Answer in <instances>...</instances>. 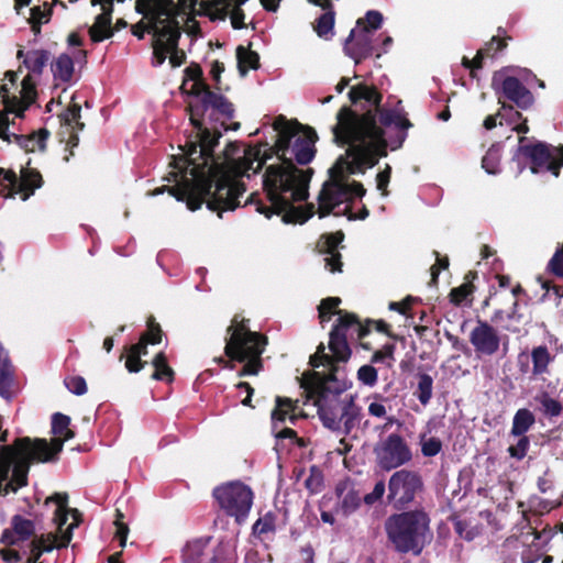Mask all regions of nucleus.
<instances>
[{"mask_svg": "<svg viewBox=\"0 0 563 563\" xmlns=\"http://www.w3.org/2000/svg\"><path fill=\"white\" fill-rule=\"evenodd\" d=\"M0 97L4 106V109L0 111V139L10 143L11 135L8 132L10 125L9 114L14 113L16 118L22 119L31 103L20 100L16 96H9V89L5 85L0 86Z\"/></svg>", "mask_w": 563, "mask_h": 563, "instance_id": "20", "label": "nucleus"}, {"mask_svg": "<svg viewBox=\"0 0 563 563\" xmlns=\"http://www.w3.org/2000/svg\"><path fill=\"white\" fill-rule=\"evenodd\" d=\"M154 371L151 378L166 384H172L175 380V371L168 364V358L165 352L156 353L151 362Z\"/></svg>", "mask_w": 563, "mask_h": 563, "instance_id": "25", "label": "nucleus"}, {"mask_svg": "<svg viewBox=\"0 0 563 563\" xmlns=\"http://www.w3.org/2000/svg\"><path fill=\"white\" fill-rule=\"evenodd\" d=\"M351 201L346 181L328 180L323 184L318 196V216L320 219L328 217L343 202Z\"/></svg>", "mask_w": 563, "mask_h": 563, "instance_id": "18", "label": "nucleus"}, {"mask_svg": "<svg viewBox=\"0 0 563 563\" xmlns=\"http://www.w3.org/2000/svg\"><path fill=\"white\" fill-rule=\"evenodd\" d=\"M81 107L76 102H71L68 108L59 114L60 123L71 126L75 132L81 131L85 123L80 121Z\"/></svg>", "mask_w": 563, "mask_h": 563, "instance_id": "36", "label": "nucleus"}, {"mask_svg": "<svg viewBox=\"0 0 563 563\" xmlns=\"http://www.w3.org/2000/svg\"><path fill=\"white\" fill-rule=\"evenodd\" d=\"M35 537V522L21 515H14L11 518L10 528L2 531L0 543L4 547H18Z\"/></svg>", "mask_w": 563, "mask_h": 563, "instance_id": "19", "label": "nucleus"}, {"mask_svg": "<svg viewBox=\"0 0 563 563\" xmlns=\"http://www.w3.org/2000/svg\"><path fill=\"white\" fill-rule=\"evenodd\" d=\"M184 157L179 164L175 159V167L179 173H170L174 186H162L154 189L151 195L157 196L167 191L178 201L186 202L190 211H196L203 203L207 208L222 218L225 211L239 208L240 197L244 195L243 184L234 181V174L239 167L233 161L209 162L198 158L197 144L186 143L183 147Z\"/></svg>", "mask_w": 563, "mask_h": 563, "instance_id": "3", "label": "nucleus"}, {"mask_svg": "<svg viewBox=\"0 0 563 563\" xmlns=\"http://www.w3.org/2000/svg\"><path fill=\"white\" fill-rule=\"evenodd\" d=\"M112 13L101 12L96 16L95 23L89 29L90 40L95 43L102 42L113 35L111 27Z\"/></svg>", "mask_w": 563, "mask_h": 563, "instance_id": "26", "label": "nucleus"}, {"mask_svg": "<svg viewBox=\"0 0 563 563\" xmlns=\"http://www.w3.org/2000/svg\"><path fill=\"white\" fill-rule=\"evenodd\" d=\"M553 356L550 354L549 349L545 345H539L532 349V375L534 377H541L549 373V365L553 361Z\"/></svg>", "mask_w": 563, "mask_h": 563, "instance_id": "29", "label": "nucleus"}, {"mask_svg": "<svg viewBox=\"0 0 563 563\" xmlns=\"http://www.w3.org/2000/svg\"><path fill=\"white\" fill-rule=\"evenodd\" d=\"M486 57L487 56L484 54V52L478 49L473 59L463 56L462 66L465 67L466 69H470V75L472 78H476V70L483 68V63Z\"/></svg>", "mask_w": 563, "mask_h": 563, "instance_id": "53", "label": "nucleus"}, {"mask_svg": "<svg viewBox=\"0 0 563 563\" xmlns=\"http://www.w3.org/2000/svg\"><path fill=\"white\" fill-rule=\"evenodd\" d=\"M277 515L273 511L266 512L263 517L258 518L253 527V534L261 537L267 533H274L276 531Z\"/></svg>", "mask_w": 563, "mask_h": 563, "instance_id": "39", "label": "nucleus"}, {"mask_svg": "<svg viewBox=\"0 0 563 563\" xmlns=\"http://www.w3.org/2000/svg\"><path fill=\"white\" fill-rule=\"evenodd\" d=\"M374 452L379 467L384 471L395 470L412 459L410 448L398 433H390Z\"/></svg>", "mask_w": 563, "mask_h": 563, "instance_id": "14", "label": "nucleus"}, {"mask_svg": "<svg viewBox=\"0 0 563 563\" xmlns=\"http://www.w3.org/2000/svg\"><path fill=\"white\" fill-rule=\"evenodd\" d=\"M349 99L356 109L343 106L336 113V124L332 126L333 141L338 145H349L346 157H351L346 168L349 176L364 173L386 157L388 146L393 151L402 146L413 126L407 112L397 106L388 109L382 106L383 95L375 86L357 84L350 88Z\"/></svg>", "mask_w": 563, "mask_h": 563, "instance_id": "1", "label": "nucleus"}, {"mask_svg": "<svg viewBox=\"0 0 563 563\" xmlns=\"http://www.w3.org/2000/svg\"><path fill=\"white\" fill-rule=\"evenodd\" d=\"M56 537L53 533L36 536L30 541L29 563H43V553L51 552L55 548Z\"/></svg>", "mask_w": 563, "mask_h": 563, "instance_id": "24", "label": "nucleus"}, {"mask_svg": "<svg viewBox=\"0 0 563 563\" xmlns=\"http://www.w3.org/2000/svg\"><path fill=\"white\" fill-rule=\"evenodd\" d=\"M520 153L530 159V169L533 174L545 170L553 176L560 175L563 166V145L554 147L544 142L520 145Z\"/></svg>", "mask_w": 563, "mask_h": 563, "instance_id": "12", "label": "nucleus"}, {"mask_svg": "<svg viewBox=\"0 0 563 563\" xmlns=\"http://www.w3.org/2000/svg\"><path fill=\"white\" fill-rule=\"evenodd\" d=\"M396 350V345L394 343L385 344L380 350H377L373 353L371 357L372 363H382L385 360L394 361V353Z\"/></svg>", "mask_w": 563, "mask_h": 563, "instance_id": "60", "label": "nucleus"}, {"mask_svg": "<svg viewBox=\"0 0 563 563\" xmlns=\"http://www.w3.org/2000/svg\"><path fill=\"white\" fill-rule=\"evenodd\" d=\"M68 514L71 515L74 522L67 528V530L62 536V541L57 545V548L67 547L73 538V529L78 527L81 522V512L76 508H68Z\"/></svg>", "mask_w": 563, "mask_h": 563, "instance_id": "56", "label": "nucleus"}, {"mask_svg": "<svg viewBox=\"0 0 563 563\" xmlns=\"http://www.w3.org/2000/svg\"><path fill=\"white\" fill-rule=\"evenodd\" d=\"M383 23V14L379 11L371 10L366 12L364 19H358L356 29L368 27L372 33L378 30Z\"/></svg>", "mask_w": 563, "mask_h": 563, "instance_id": "48", "label": "nucleus"}, {"mask_svg": "<svg viewBox=\"0 0 563 563\" xmlns=\"http://www.w3.org/2000/svg\"><path fill=\"white\" fill-rule=\"evenodd\" d=\"M357 379L362 384L373 387L378 380L377 369L373 365H363L357 371Z\"/></svg>", "mask_w": 563, "mask_h": 563, "instance_id": "50", "label": "nucleus"}, {"mask_svg": "<svg viewBox=\"0 0 563 563\" xmlns=\"http://www.w3.org/2000/svg\"><path fill=\"white\" fill-rule=\"evenodd\" d=\"M430 517L423 509L393 514L384 522L391 549L399 554L420 555L431 536Z\"/></svg>", "mask_w": 563, "mask_h": 563, "instance_id": "9", "label": "nucleus"}, {"mask_svg": "<svg viewBox=\"0 0 563 563\" xmlns=\"http://www.w3.org/2000/svg\"><path fill=\"white\" fill-rule=\"evenodd\" d=\"M328 11L322 13L316 21L314 31L320 37H328V34L332 32L334 26V11L327 9Z\"/></svg>", "mask_w": 563, "mask_h": 563, "instance_id": "44", "label": "nucleus"}, {"mask_svg": "<svg viewBox=\"0 0 563 563\" xmlns=\"http://www.w3.org/2000/svg\"><path fill=\"white\" fill-rule=\"evenodd\" d=\"M164 332L154 316H150L146 320V330L141 333L140 339L150 345L159 344L163 340Z\"/></svg>", "mask_w": 563, "mask_h": 563, "instance_id": "38", "label": "nucleus"}, {"mask_svg": "<svg viewBox=\"0 0 563 563\" xmlns=\"http://www.w3.org/2000/svg\"><path fill=\"white\" fill-rule=\"evenodd\" d=\"M49 56L51 54L46 49H32L25 54L23 63L31 73L41 75L49 60Z\"/></svg>", "mask_w": 563, "mask_h": 563, "instance_id": "34", "label": "nucleus"}, {"mask_svg": "<svg viewBox=\"0 0 563 563\" xmlns=\"http://www.w3.org/2000/svg\"><path fill=\"white\" fill-rule=\"evenodd\" d=\"M189 119L192 126L197 130L198 158L205 159L210 164L222 162L224 156L214 155V148L219 145L222 132L217 126L212 130L203 125V119L207 115L210 123L229 121L235 114L234 104L223 95L214 92L209 87L202 93L196 97V100L187 106ZM188 143H192L189 141Z\"/></svg>", "mask_w": 563, "mask_h": 563, "instance_id": "6", "label": "nucleus"}, {"mask_svg": "<svg viewBox=\"0 0 563 563\" xmlns=\"http://www.w3.org/2000/svg\"><path fill=\"white\" fill-rule=\"evenodd\" d=\"M306 126L296 120L288 121L284 115H278L273 123V128L277 132L274 145L271 146L267 142H260L245 151L243 159H235L231 156V153L236 150V146L230 143L223 151L224 158L222 162L233 161L238 165L239 173L234 174V176L242 175L251 168L252 164L257 162V166L253 169V173L257 174L264 168L267 161L274 156L277 159H289L286 153L292 147V140L300 136L299 133H303Z\"/></svg>", "mask_w": 563, "mask_h": 563, "instance_id": "8", "label": "nucleus"}, {"mask_svg": "<svg viewBox=\"0 0 563 563\" xmlns=\"http://www.w3.org/2000/svg\"><path fill=\"white\" fill-rule=\"evenodd\" d=\"M328 256L324 258L325 267L331 273H340L342 272L343 263L341 261L342 256L340 252L334 253H325Z\"/></svg>", "mask_w": 563, "mask_h": 563, "instance_id": "63", "label": "nucleus"}, {"mask_svg": "<svg viewBox=\"0 0 563 563\" xmlns=\"http://www.w3.org/2000/svg\"><path fill=\"white\" fill-rule=\"evenodd\" d=\"M344 53L351 57L356 65L364 59L375 56L374 33L368 27L352 29L344 43Z\"/></svg>", "mask_w": 563, "mask_h": 563, "instance_id": "16", "label": "nucleus"}, {"mask_svg": "<svg viewBox=\"0 0 563 563\" xmlns=\"http://www.w3.org/2000/svg\"><path fill=\"white\" fill-rule=\"evenodd\" d=\"M361 496L354 488L349 489L342 497L338 511L344 517H349L361 506Z\"/></svg>", "mask_w": 563, "mask_h": 563, "instance_id": "40", "label": "nucleus"}, {"mask_svg": "<svg viewBox=\"0 0 563 563\" xmlns=\"http://www.w3.org/2000/svg\"><path fill=\"white\" fill-rule=\"evenodd\" d=\"M477 278V272L470 271L464 277V283L457 287L451 289L449 297L450 301L455 306H462L470 296L475 291L473 284L474 279Z\"/></svg>", "mask_w": 563, "mask_h": 563, "instance_id": "28", "label": "nucleus"}, {"mask_svg": "<svg viewBox=\"0 0 563 563\" xmlns=\"http://www.w3.org/2000/svg\"><path fill=\"white\" fill-rule=\"evenodd\" d=\"M238 69L241 76H245L250 69L260 68V55L250 47L239 45L236 47Z\"/></svg>", "mask_w": 563, "mask_h": 563, "instance_id": "31", "label": "nucleus"}, {"mask_svg": "<svg viewBox=\"0 0 563 563\" xmlns=\"http://www.w3.org/2000/svg\"><path fill=\"white\" fill-rule=\"evenodd\" d=\"M119 358L120 361L125 360L124 366L129 373H139L147 365V362L143 361L140 355L133 353V351L123 350Z\"/></svg>", "mask_w": 563, "mask_h": 563, "instance_id": "47", "label": "nucleus"}, {"mask_svg": "<svg viewBox=\"0 0 563 563\" xmlns=\"http://www.w3.org/2000/svg\"><path fill=\"white\" fill-rule=\"evenodd\" d=\"M70 417L62 412L52 416V433L55 438L21 437L11 444L0 446V495L15 494L29 485V473L34 463H49L58 460L64 443L75 438L69 428Z\"/></svg>", "mask_w": 563, "mask_h": 563, "instance_id": "5", "label": "nucleus"}, {"mask_svg": "<svg viewBox=\"0 0 563 563\" xmlns=\"http://www.w3.org/2000/svg\"><path fill=\"white\" fill-rule=\"evenodd\" d=\"M317 140V132L311 126H306L302 136H297V139L294 140L291 152L299 165H307L313 159Z\"/></svg>", "mask_w": 563, "mask_h": 563, "instance_id": "21", "label": "nucleus"}, {"mask_svg": "<svg viewBox=\"0 0 563 563\" xmlns=\"http://www.w3.org/2000/svg\"><path fill=\"white\" fill-rule=\"evenodd\" d=\"M340 303L341 299L339 297H327L321 300L318 306V310L325 311L331 316L338 314L340 317L341 313L345 312L344 310L339 309Z\"/></svg>", "mask_w": 563, "mask_h": 563, "instance_id": "57", "label": "nucleus"}, {"mask_svg": "<svg viewBox=\"0 0 563 563\" xmlns=\"http://www.w3.org/2000/svg\"><path fill=\"white\" fill-rule=\"evenodd\" d=\"M482 166L488 174L498 173L497 153L488 151L482 159Z\"/></svg>", "mask_w": 563, "mask_h": 563, "instance_id": "64", "label": "nucleus"}, {"mask_svg": "<svg viewBox=\"0 0 563 563\" xmlns=\"http://www.w3.org/2000/svg\"><path fill=\"white\" fill-rule=\"evenodd\" d=\"M276 406L272 411V420L285 422L288 418L292 423L296 421V409L298 408V400H292L287 397L277 396L275 399Z\"/></svg>", "mask_w": 563, "mask_h": 563, "instance_id": "27", "label": "nucleus"}, {"mask_svg": "<svg viewBox=\"0 0 563 563\" xmlns=\"http://www.w3.org/2000/svg\"><path fill=\"white\" fill-rule=\"evenodd\" d=\"M497 35L493 36L490 41L486 42L485 45L479 48L487 57L494 56L496 53L505 49L508 45V41L511 40L510 36L505 35L506 31L501 26L497 29Z\"/></svg>", "mask_w": 563, "mask_h": 563, "instance_id": "37", "label": "nucleus"}, {"mask_svg": "<svg viewBox=\"0 0 563 563\" xmlns=\"http://www.w3.org/2000/svg\"><path fill=\"white\" fill-rule=\"evenodd\" d=\"M305 487L311 493V494H318L323 488V474L321 470L312 465L309 470V475L305 481Z\"/></svg>", "mask_w": 563, "mask_h": 563, "instance_id": "45", "label": "nucleus"}, {"mask_svg": "<svg viewBox=\"0 0 563 563\" xmlns=\"http://www.w3.org/2000/svg\"><path fill=\"white\" fill-rule=\"evenodd\" d=\"M344 240V233L342 231H336L334 233H325L321 235L319 241V251L320 253H334L339 252V245Z\"/></svg>", "mask_w": 563, "mask_h": 563, "instance_id": "41", "label": "nucleus"}, {"mask_svg": "<svg viewBox=\"0 0 563 563\" xmlns=\"http://www.w3.org/2000/svg\"><path fill=\"white\" fill-rule=\"evenodd\" d=\"M66 388L77 395L81 396L87 393V383L82 376H68L64 379Z\"/></svg>", "mask_w": 563, "mask_h": 563, "instance_id": "54", "label": "nucleus"}, {"mask_svg": "<svg viewBox=\"0 0 563 563\" xmlns=\"http://www.w3.org/2000/svg\"><path fill=\"white\" fill-rule=\"evenodd\" d=\"M371 322L372 319L361 322L353 312L341 313L329 334L331 354L325 353L321 342L309 358L313 369L305 372L300 378L307 402L311 401L317 407L323 426L332 431L342 430L346 435L360 423L362 409L355 402V397L346 394L352 382L340 363H346L352 355L349 333L355 332L357 340H363L371 333Z\"/></svg>", "mask_w": 563, "mask_h": 563, "instance_id": "2", "label": "nucleus"}, {"mask_svg": "<svg viewBox=\"0 0 563 563\" xmlns=\"http://www.w3.org/2000/svg\"><path fill=\"white\" fill-rule=\"evenodd\" d=\"M212 496L220 510L228 517H233L238 523L244 522L247 518L254 498L252 489L239 481L214 487Z\"/></svg>", "mask_w": 563, "mask_h": 563, "instance_id": "10", "label": "nucleus"}, {"mask_svg": "<svg viewBox=\"0 0 563 563\" xmlns=\"http://www.w3.org/2000/svg\"><path fill=\"white\" fill-rule=\"evenodd\" d=\"M349 161L344 156H340L335 164L329 169L330 179L336 181H346V168Z\"/></svg>", "mask_w": 563, "mask_h": 563, "instance_id": "51", "label": "nucleus"}, {"mask_svg": "<svg viewBox=\"0 0 563 563\" xmlns=\"http://www.w3.org/2000/svg\"><path fill=\"white\" fill-rule=\"evenodd\" d=\"M518 300L514 299L510 311L505 313L503 309L495 310L494 314L492 316V322L498 323L505 319L520 321L522 316L518 312Z\"/></svg>", "mask_w": 563, "mask_h": 563, "instance_id": "55", "label": "nucleus"}, {"mask_svg": "<svg viewBox=\"0 0 563 563\" xmlns=\"http://www.w3.org/2000/svg\"><path fill=\"white\" fill-rule=\"evenodd\" d=\"M536 400L542 406L543 412L548 417H559L563 411L562 404L550 397L547 391H543L540 396L536 397Z\"/></svg>", "mask_w": 563, "mask_h": 563, "instance_id": "43", "label": "nucleus"}, {"mask_svg": "<svg viewBox=\"0 0 563 563\" xmlns=\"http://www.w3.org/2000/svg\"><path fill=\"white\" fill-rule=\"evenodd\" d=\"M123 517V514L120 510H117V516L114 520V525L117 528L115 537L118 538L121 548L125 547L129 534V527L126 523L122 521Z\"/></svg>", "mask_w": 563, "mask_h": 563, "instance_id": "59", "label": "nucleus"}, {"mask_svg": "<svg viewBox=\"0 0 563 563\" xmlns=\"http://www.w3.org/2000/svg\"><path fill=\"white\" fill-rule=\"evenodd\" d=\"M52 73L55 79L63 82L71 80L74 75V62L68 54H60L51 65Z\"/></svg>", "mask_w": 563, "mask_h": 563, "instance_id": "32", "label": "nucleus"}, {"mask_svg": "<svg viewBox=\"0 0 563 563\" xmlns=\"http://www.w3.org/2000/svg\"><path fill=\"white\" fill-rule=\"evenodd\" d=\"M442 450V442L439 438L431 437L429 439L421 438V453L426 457H433Z\"/></svg>", "mask_w": 563, "mask_h": 563, "instance_id": "49", "label": "nucleus"}, {"mask_svg": "<svg viewBox=\"0 0 563 563\" xmlns=\"http://www.w3.org/2000/svg\"><path fill=\"white\" fill-rule=\"evenodd\" d=\"M518 438L516 444L510 445L507 449L510 457L516 459L517 461H521L527 456V453L530 448V438L527 434L523 435H515Z\"/></svg>", "mask_w": 563, "mask_h": 563, "instance_id": "46", "label": "nucleus"}, {"mask_svg": "<svg viewBox=\"0 0 563 563\" xmlns=\"http://www.w3.org/2000/svg\"><path fill=\"white\" fill-rule=\"evenodd\" d=\"M4 183H8L9 187V196L14 197L15 195V188L18 183V176L12 169H4L0 167V184L3 185Z\"/></svg>", "mask_w": 563, "mask_h": 563, "instance_id": "61", "label": "nucleus"}, {"mask_svg": "<svg viewBox=\"0 0 563 563\" xmlns=\"http://www.w3.org/2000/svg\"><path fill=\"white\" fill-rule=\"evenodd\" d=\"M470 342L478 355L492 356L498 352L501 338L490 323L477 320L470 333Z\"/></svg>", "mask_w": 563, "mask_h": 563, "instance_id": "17", "label": "nucleus"}, {"mask_svg": "<svg viewBox=\"0 0 563 563\" xmlns=\"http://www.w3.org/2000/svg\"><path fill=\"white\" fill-rule=\"evenodd\" d=\"M262 176V191L252 192L244 206L254 205L256 212L271 219L274 214L282 216L285 223H305L314 213L313 205L306 208L295 207V202L305 201L309 194V183L312 169L298 168L292 159H278V162L264 165Z\"/></svg>", "mask_w": 563, "mask_h": 563, "instance_id": "4", "label": "nucleus"}, {"mask_svg": "<svg viewBox=\"0 0 563 563\" xmlns=\"http://www.w3.org/2000/svg\"><path fill=\"white\" fill-rule=\"evenodd\" d=\"M501 111H509L512 112L516 118H521L522 114L519 111H515L514 107L511 104L501 103L500 110L496 114L487 115L484 120V128L486 130H493L497 125V117L503 115Z\"/></svg>", "mask_w": 563, "mask_h": 563, "instance_id": "58", "label": "nucleus"}, {"mask_svg": "<svg viewBox=\"0 0 563 563\" xmlns=\"http://www.w3.org/2000/svg\"><path fill=\"white\" fill-rule=\"evenodd\" d=\"M245 319L239 321L238 316L232 319L227 329L229 336L225 338L224 346V354L230 361L222 357L218 360V363L231 369L234 367L231 362L244 363L238 373L240 377L257 375L263 369L262 354L268 343L266 335L251 331Z\"/></svg>", "mask_w": 563, "mask_h": 563, "instance_id": "7", "label": "nucleus"}, {"mask_svg": "<svg viewBox=\"0 0 563 563\" xmlns=\"http://www.w3.org/2000/svg\"><path fill=\"white\" fill-rule=\"evenodd\" d=\"M162 25L153 26L154 41H153V57L155 59L154 65H162L167 57L170 49H176L181 36V30L176 19H163L158 20Z\"/></svg>", "mask_w": 563, "mask_h": 563, "instance_id": "15", "label": "nucleus"}, {"mask_svg": "<svg viewBox=\"0 0 563 563\" xmlns=\"http://www.w3.org/2000/svg\"><path fill=\"white\" fill-rule=\"evenodd\" d=\"M386 492V485L384 481H378L373 490L366 494L363 498L366 505H374L376 501L380 500Z\"/></svg>", "mask_w": 563, "mask_h": 563, "instance_id": "62", "label": "nucleus"}, {"mask_svg": "<svg viewBox=\"0 0 563 563\" xmlns=\"http://www.w3.org/2000/svg\"><path fill=\"white\" fill-rule=\"evenodd\" d=\"M11 139L13 137L14 142L23 148L26 153H32L35 148L40 151H45L46 148V140L49 136V131L46 128H42L36 132H33L29 135L10 133Z\"/></svg>", "mask_w": 563, "mask_h": 563, "instance_id": "23", "label": "nucleus"}, {"mask_svg": "<svg viewBox=\"0 0 563 563\" xmlns=\"http://www.w3.org/2000/svg\"><path fill=\"white\" fill-rule=\"evenodd\" d=\"M21 98L20 100L33 103L37 97L36 86L31 75H26L22 80Z\"/></svg>", "mask_w": 563, "mask_h": 563, "instance_id": "52", "label": "nucleus"}, {"mask_svg": "<svg viewBox=\"0 0 563 563\" xmlns=\"http://www.w3.org/2000/svg\"><path fill=\"white\" fill-rule=\"evenodd\" d=\"M43 185V177L41 173L31 167L21 169L20 178H18L15 195L19 194L23 201L27 200L34 191Z\"/></svg>", "mask_w": 563, "mask_h": 563, "instance_id": "22", "label": "nucleus"}, {"mask_svg": "<svg viewBox=\"0 0 563 563\" xmlns=\"http://www.w3.org/2000/svg\"><path fill=\"white\" fill-rule=\"evenodd\" d=\"M536 423L534 413L528 408H520L516 411L512 418L510 435H523Z\"/></svg>", "mask_w": 563, "mask_h": 563, "instance_id": "30", "label": "nucleus"}, {"mask_svg": "<svg viewBox=\"0 0 563 563\" xmlns=\"http://www.w3.org/2000/svg\"><path fill=\"white\" fill-rule=\"evenodd\" d=\"M206 543L202 541H194L187 543L183 550L184 563H201L205 555Z\"/></svg>", "mask_w": 563, "mask_h": 563, "instance_id": "42", "label": "nucleus"}, {"mask_svg": "<svg viewBox=\"0 0 563 563\" xmlns=\"http://www.w3.org/2000/svg\"><path fill=\"white\" fill-rule=\"evenodd\" d=\"M417 378L418 383L413 395L422 406H427L432 398L433 378L427 373H419Z\"/></svg>", "mask_w": 563, "mask_h": 563, "instance_id": "35", "label": "nucleus"}, {"mask_svg": "<svg viewBox=\"0 0 563 563\" xmlns=\"http://www.w3.org/2000/svg\"><path fill=\"white\" fill-rule=\"evenodd\" d=\"M184 73L186 79L192 81L190 90L187 92L189 96L196 98L210 87L203 78V71L200 65L191 64L185 69Z\"/></svg>", "mask_w": 563, "mask_h": 563, "instance_id": "33", "label": "nucleus"}, {"mask_svg": "<svg viewBox=\"0 0 563 563\" xmlns=\"http://www.w3.org/2000/svg\"><path fill=\"white\" fill-rule=\"evenodd\" d=\"M492 88L499 100L507 99L521 110H528L534 103L533 93L517 77L506 75L503 70L494 73Z\"/></svg>", "mask_w": 563, "mask_h": 563, "instance_id": "13", "label": "nucleus"}, {"mask_svg": "<svg viewBox=\"0 0 563 563\" xmlns=\"http://www.w3.org/2000/svg\"><path fill=\"white\" fill-rule=\"evenodd\" d=\"M422 490L421 475L416 471L401 468L389 477L387 503L397 510H405Z\"/></svg>", "mask_w": 563, "mask_h": 563, "instance_id": "11", "label": "nucleus"}]
</instances>
